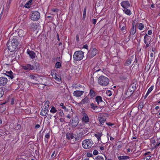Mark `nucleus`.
I'll list each match as a JSON object with an SVG mask.
<instances>
[{
	"instance_id": "nucleus-1",
	"label": "nucleus",
	"mask_w": 160,
	"mask_h": 160,
	"mask_svg": "<svg viewBox=\"0 0 160 160\" xmlns=\"http://www.w3.org/2000/svg\"><path fill=\"white\" fill-rule=\"evenodd\" d=\"M98 82L99 84L102 86H106L109 83V79L104 76H100L98 79Z\"/></svg>"
},
{
	"instance_id": "nucleus-41",
	"label": "nucleus",
	"mask_w": 160,
	"mask_h": 160,
	"mask_svg": "<svg viewBox=\"0 0 160 160\" xmlns=\"http://www.w3.org/2000/svg\"><path fill=\"white\" fill-rule=\"evenodd\" d=\"M4 94V91L2 88H0V98H2Z\"/></svg>"
},
{
	"instance_id": "nucleus-38",
	"label": "nucleus",
	"mask_w": 160,
	"mask_h": 160,
	"mask_svg": "<svg viewBox=\"0 0 160 160\" xmlns=\"http://www.w3.org/2000/svg\"><path fill=\"white\" fill-rule=\"evenodd\" d=\"M144 42L146 44L145 46L146 48L150 46L151 42L150 41H144Z\"/></svg>"
},
{
	"instance_id": "nucleus-61",
	"label": "nucleus",
	"mask_w": 160,
	"mask_h": 160,
	"mask_svg": "<svg viewBox=\"0 0 160 160\" xmlns=\"http://www.w3.org/2000/svg\"><path fill=\"white\" fill-rule=\"evenodd\" d=\"M110 140L111 141H113L114 140V138L111 136H110Z\"/></svg>"
},
{
	"instance_id": "nucleus-19",
	"label": "nucleus",
	"mask_w": 160,
	"mask_h": 160,
	"mask_svg": "<svg viewBox=\"0 0 160 160\" xmlns=\"http://www.w3.org/2000/svg\"><path fill=\"white\" fill-rule=\"evenodd\" d=\"M119 160H127L130 157L127 156H120L118 157Z\"/></svg>"
},
{
	"instance_id": "nucleus-51",
	"label": "nucleus",
	"mask_w": 160,
	"mask_h": 160,
	"mask_svg": "<svg viewBox=\"0 0 160 160\" xmlns=\"http://www.w3.org/2000/svg\"><path fill=\"white\" fill-rule=\"evenodd\" d=\"M88 46L87 44H85V45L83 46L82 48L88 49Z\"/></svg>"
},
{
	"instance_id": "nucleus-4",
	"label": "nucleus",
	"mask_w": 160,
	"mask_h": 160,
	"mask_svg": "<svg viewBox=\"0 0 160 160\" xmlns=\"http://www.w3.org/2000/svg\"><path fill=\"white\" fill-rule=\"evenodd\" d=\"M92 141L91 139H86L82 142V146L84 148L89 149L92 146Z\"/></svg>"
},
{
	"instance_id": "nucleus-32",
	"label": "nucleus",
	"mask_w": 160,
	"mask_h": 160,
	"mask_svg": "<svg viewBox=\"0 0 160 160\" xmlns=\"http://www.w3.org/2000/svg\"><path fill=\"white\" fill-rule=\"evenodd\" d=\"M58 111L56 108L54 106H52L51 109L50 110V112L52 113H55Z\"/></svg>"
},
{
	"instance_id": "nucleus-59",
	"label": "nucleus",
	"mask_w": 160,
	"mask_h": 160,
	"mask_svg": "<svg viewBox=\"0 0 160 160\" xmlns=\"http://www.w3.org/2000/svg\"><path fill=\"white\" fill-rule=\"evenodd\" d=\"M125 27L124 26H122V27L121 28V29L122 31L125 30Z\"/></svg>"
},
{
	"instance_id": "nucleus-42",
	"label": "nucleus",
	"mask_w": 160,
	"mask_h": 160,
	"mask_svg": "<svg viewBox=\"0 0 160 160\" xmlns=\"http://www.w3.org/2000/svg\"><path fill=\"white\" fill-rule=\"evenodd\" d=\"M59 105L60 107H61L63 109H64L65 110H66V111L68 110L67 109L66 107L65 106H64L63 103H61Z\"/></svg>"
},
{
	"instance_id": "nucleus-50",
	"label": "nucleus",
	"mask_w": 160,
	"mask_h": 160,
	"mask_svg": "<svg viewBox=\"0 0 160 160\" xmlns=\"http://www.w3.org/2000/svg\"><path fill=\"white\" fill-rule=\"evenodd\" d=\"M97 21V19H93L92 20V22L93 24L94 25L96 24V22Z\"/></svg>"
},
{
	"instance_id": "nucleus-33",
	"label": "nucleus",
	"mask_w": 160,
	"mask_h": 160,
	"mask_svg": "<svg viewBox=\"0 0 160 160\" xmlns=\"http://www.w3.org/2000/svg\"><path fill=\"white\" fill-rule=\"evenodd\" d=\"M150 39V36H149L146 34L145 35L144 38V41H149V40Z\"/></svg>"
},
{
	"instance_id": "nucleus-7",
	"label": "nucleus",
	"mask_w": 160,
	"mask_h": 160,
	"mask_svg": "<svg viewBox=\"0 0 160 160\" xmlns=\"http://www.w3.org/2000/svg\"><path fill=\"white\" fill-rule=\"evenodd\" d=\"M21 67L22 69L26 71L32 70L34 69V67L30 64L22 65Z\"/></svg>"
},
{
	"instance_id": "nucleus-36",
	"label": "nucleus",
	"mask_w": 160,
	"mask_h": 160,
	"mask_svg": "<svg viewBox=\"0 0 160 160\" xmlns=\"http://www.w3.org/2000/svg\"><path fill=\"white\" fill-rule=\"evenodd\" d=\"M9 42L10 43H12V44L14 43V44H16V45H17V40L15 38H13L12 41Z\"/></svg>"
},
{
	"instance_id": "nucleus-48",
	"label": "nucleus",
	"mask_w": 160,
	"mask_h": 160,
	"mask_svg": "<svg viewBox=\"0 0 160 160\" xmlns=\"http://www.w3.org/2000/svg\"><path fill=\"white\" fill-rule=\"evenodd\" d=\"M120 78L121 80H125L127 78L126 76H121Z\"/></svg>"
},
{
	"instance_id": "nucleus-37",
	"label": "nucleus",
	"mask_w": 160,
	"mask_h": 160,
	"mask_svg": "<svg viewBox=\"0 0 160 160\" xmlns=\"http://www.w3.org/2000/svg\"><path fill=\"white\" fill-rule=\"evenodd\" d=\"M144 28V25L142 23H140L138 25V29L140 30H142Z\"/></svg>"
},
{
	"instance_id": "nucleus-55",
	"label": "nucleus",
	"mask_w": 160,
	"mask_h": 160,
	"mask_svg": "<svg viewBox=\"0 0 160 160\" xmlns=\"http://www.w3.org/2000/svg\"><path fill=\"white\" fill-rule=\"evenodd\" d=\"M107 94L108 93V95L109 96H111L112 95V94L110 91H108V92H107Z\"/></svg>"
},
{
	"instance_id": "nucleus-47",
	"label": "nucleus",
	"mask_w": 160,
	"mask_h": 160,
	"mask_svg": "<svg viewBox=\"0 0 160 160\" xmlns=\"http://www.w3.org/2000/svg\"><path fill=\"white\" fill-rule=\"evenodd\" d=\"M45 137L47 139H48L50 137L49 133H48L46 134L45 135Z\"/></svg>"
},
{
	"instance_id": "nucleus-45",
	"label": "nucleus",
	"mask_w": 160,
	"mask_h": 160,
	"mask_svg": "<svg viewBox=\"0 0 160 160\" xmlns=\"http://www.w3.org/2000/svg\"><path fill=\"white\" fill-rule=\"evenodd\" d=\"M87 155L89 157H91L92 156V154L90 152H88L87 154Z\"/></svg>"
},
{
	"instance_id": "nucleus-13",
	"label": "nucleus",
	"mask_w": 160,
	"mask_h": 160,
	"mask_svg": "<svg viewBox=\"0 0 160 160\" xmlns=\"http://www.w3.org/2000/svg\"><path fill=\"white\" fill-rule=\"evenodd\" d=\"M83 117L82 118V122L87 123L89 121V118L87 115L85 113H83Z\"/></svg>"
},
{
	"instance_id": "nucleus-23",
	"label": "nucleus",
	"mask_w": 160,
	"mask_h": 160,
	"mask_svg": "<svg viewBox=\"0 0 160 160\" xmlns=\"http://www.w3.org/2000/svg\"><path fill=\"white\" fill-rule=\"evenodd\" d=\"M18 35L20 37H22L24 36L25 32L22 30H19L18 32Z\"/></svg>"
},
{
	"instance_id": "nucleus-39",
	"label": "nucleus",
	"mask_w": 160,
	"mask_h": 160,
	"mask_svg": "<svg viewBox=\"0 0 160 160\" xmlns=\"http://www.w3.org/2000/svg\"><path fill=\"white\" fill-rule=\"evenodd\" d=\"M95 160H104V159L103 157L98 155L95 158Z\"/></svg>"
},
{
	"instance_id": "nucleus-63",
	"label": "nucleus",
	"mask_w": 160,
	"mask_h": 160,
	"mask_svg": "<svg viewBox=\"0 0 160 160\" xmlns=\"http://www.w3.org/2000/svg\"><path fill=\"white\" fill-rule=\"evenodd\" d=\"M148 93H146V95L144 96V99H146L147 98V96H148Z\"/></svg>"
},
{
	"instance_id": "nucleus-15",
	"label": "nucleus",
	"mask_w": 160,
	"mask_h": 160,
	"mask_svg": "<svg viewBox=\"0 0 160 160\" xmlns=\"http://www.w3.org/2000/svg\"><path fill=\"white\" fill-rule=\"evenodd\" d=\"M94 136L97 138L98 140L99 141L101 139V137L102 135V132H97L94 134Z\"/></svg>"
},
{
	"instance_id": "nucleus-8",
	"label": "nucleus",
	"mask_w": 160,
	"mask_h": 160,
	"mask_svg": "<svg viewBox=\"0 0 160 160\" xmlns=\"http://www.w3.org/2000/svg\"><path fill=\"white\" fill-rule=\"evenodd\" d=\"M28 77L30 79L35 81L37 82H38V75L36 74L30 73L28 75Z\"/></svg>"
},
{
	"instance_id": "nucleus-64",
	"label": "nucleus",
	"mask_w": 160,
	"mask_h": 160,
	"mask_svg": "<svg viewBox=\"0 0 160 160\" xmlns=\"http://www.w3.org/2000/svg\"><path fill=\"white\" fill-rule=\"evenodd\" d=\"M55 153V151H54L51 155V157H53L54 156Z\"/></svg>"
},
{
	"instance_id": "nucleus-24",
	"label": "nucleus",
	"mask_w": 160,
	"mask_h": 160,
	"mask_svg": "<svg viewBox=\"0 0 160 160\" xmlns=\"http://www.w3.org/2000/svg\"><path fill=\"white\" fill-rule=\"evenodd\" d=\"M6 75L7 76L9 77L11 79L13 78V77L12 75L13 73L12 71H6Z\"/></svg>"
},
{
	"instance_id": "nucleus-5",
	"label": "nucleus",
	"mask_w": 160,
	"mask_h": 160,
	"mask_svg": "<svg viewBox=\"0 0 160 160\" xmlns=\"http://www.w3.org/2000/svg\"><path fill=\"white\" fill-rule=\"evenodd\" d=\"M98 52V50L96 49L91 48L88 52V56L90 58H91L95 56Z\"/></svg>"
},
{
	"instance_id": "nucleus-22",
	"label": "nucleus",
	"mask_w": 160,
	"mask_h": 160,
	"mask_svg": "<svg viewBox=\"0 0 160 160\" xmlns=\"http://www.w3.org/2000/svg\"><path fill=\"white\" fill-rule=\"evenodd\" d=\"M66 136L67 138L69 140L72 139L73 138V136L72 133H68L66 134Z\"/></svg>"
},
{
	"instance_id": "nucleus-25",
	"label": "nucleus",
	"mask_w": 160,
	"mask_h": 160,
	"mask_svg": "<svg viewBox=\"0 0 160 160\" xmlns=\"http://www.w3.org/2000/svg\"><path fill=\"white\" fill-rule=\"evenodd\" d=\"M48 112V111L47 110H46L44 108H42L40 112V114L42 116H46Z\"/></svg>"
},
{
	"instance_id": "nucleus-52",
	"label": "nucleus",
	"mask_w": 160,
	"mask_h": 160,
	"mask_svg": "<svg viewBox=\"0 0 160 160\" xmlns=\"http://www.w3.org/2000/svg\"><path fill=\"white\" fill-rule=\"evenodd\" d=\"M52 11L53 12H57L58 11V9L57 8H54L52 9Z\"/></svg>"
},
{
	"instance_id": "nucleus-56",
	"label": "nucleus",
	"mask_w": 160,
	"mask_h": 160,
	"mask_svg": "<svg viewBox=\"0 0 160 160\" xmlns=\"http://www.w3.org/2000/svg\"><path fill=\"white\" fill-rule=\"evenodd\" d=\"M40 127V126L39 124H37L35 126V128L36 129H38Z\"/></svg>"
},
{
	"instance_id": "nucleus-27",
	"label": "nucleus",
	"mask_w": 160,
	"mask_h": 160,
	"mask_svg": "<svg viewBox=\"0 0 160 160\" xmlns=\"http://www.w3.org/2000/svg\"><path fill=\"white\" fill-rule=\"evenodd\" d=\"M96 95L95 92L92 90L90 89V92L89 93V95L91 97V98H93Z\"/></svg>"
},
{
	"instance_id": "nucleus-9",
	"label": "nucleus",
	"mask_w": 160,
	"mask_h": 160,
	"mask_svg": "<svg viewBox=\"0 0 160 160\" xmlns=\"http://www.w3.org/2000/svg\"><path fill=\"white\" fill-rule=\"evenodd\" d=\"M79 122V119L78 117H74L72 119L71 125L72 127L75 128L78 125Z\"/></svg>"
},
{
	"instance_id": "nucleus-54",
	"label": "nucleus",
	"mask_w": 160,
	"mask_h": 160,
	"mask_svg": "<svg viewBox=\"0 0 160 160\" xmlns=\"http://www.w3.org/2000/svg\"><path fill=\"white\" fill-rule=\"evenodd\" d=\"M152 32L151 30H149L148 31V33L149 35H151L152 34Z\"/></svg>"
},
{
	"instance_id": "nucleus-28",
	"label": "nucleus",
	"mask_w": 160,
	"mask_h": 160,
	"mask_svg": "<svg viewBox=\"0 0 160 160\" xmlns=\"http://www.w3.org/2000/svg\"><path fill=\"white\" fill-rule=\"evenodd\" d=\"M99 120L100 125L102 126V125L106 121L105 119L104 118L101 117L99 118Z\"/></svg>"
},
{
	"instance_id": "nucleus-53",
	"label": "nucleus",
	"mask_w": 160,
	"mask_h": 160,
	"mask_svg": "<svg viewBox=\"0 0 160 160\" xmlns=\"http://www.w3.org/2000/svg\"><path fill=\"white\" fill-rule=\"evenodd\" d=\"M137 24V22H136V20H134L133 22L132 23V26L133 25L135 24V27H136V26Z\"/></svg>"
},
{
	"instance_id": "nucleus-35",
	"label": "nucleus",
	"mask_w": 160,
	"mask_h": 160,
	"mask_svg": "<svg viewBox=\"0 0 160 160\" xmlns=\"http://www.w3.org/2000/svg\"><path fill=\"white\" fill-rule=\"evenodd\" d=\"M154 86H151L148 89L147 92L146 93H148V94L149 95V94L152 92V90L153 89Z\"/></svg>"
},
{
	"instance_id": "nucleus-16",
	"label": "nucleus",
	"mask_w": 160,
	"mask_h": 160,
	"mask_svg": "<svg viewBox=\"0 0 160 160\" xmlns=\"http://www.w3.org/2000/svg\"><path fill=\"white\" fill-rule=\"evenodd\" d=\"M52 76L57 81L60 82L61 81V77L58 74L55 73L52 75Z\"/></svg>"
},
{
	"instance_id": "nucleus-49",
	"label": "nucleus",
	"mask_w": 160,
	"mask_h": 160,
	"mask_svg": "<svg viewBox=\"0 0 160 160\" xmlns=\"http://www.w3.org/2000/svg\"><path fill=\"white\" fill-rule=\"evenodd\" d=\"M59 114L60 116L62 117L63 116L64 113L62 110H61L60 112H59Z\"/></svg>"
},
{
	"instance_id": "nucleus-6",
	"label": "nucleus",
	"mask_w": 160,
	"mask_h": 160,
	"mask_svg": "<svg viewBox=\"0 0 160 160\" xmlns=\"http://www.w3.org/2000/svg\"><path fill=\"white\" fill-rule=\"evenodd\" d=\"M7 46L8 50L11 52L14 51L16 49L17 45L14 43L12 44V43H10V42H8L7 44Z\"/></svg>"
},
{
	"instance_id": "nucleus-46",
	"label": "nucleus",
	"mask_w": 160,
	"mask_h": 160,
	"mask_svg": "<svg viewBox=\"0 0 160 160\" xmlns=\"http://www.w3.org/2000/svg\"><path fill=\"white\" fill-rule=\"evenodd\" d=\"M76 40L77 42L79 41V36L78 35H77L76 36Z\"/></svg>"
},
{
	"instance_id": "nucleus-3",
	"label": "nucleus",
	"mask_w": 160,
	"mask_h": 160,
	"mask_svg": "<svg viewBox=\"0 0 160 160\" xmlns=\"http://www.w3.org/2000/svg\"><path fill=\"white\" fill-rule=\"evenodd\" d=\"M84 57V52L81 51H76L73 55L74 59L76 61L82 60Z\"/></svg>"
},
{
	"instance_id": "nucleus-26",
	"label": "nucleus",
	"mask_w": 160,
	"mask_h": 160,
	"mask_svg": "<svg viewBox=\"0 0 160 160\" xmlns=\"http://www.w3.org/2000/svg\"><path fill=\"white\" fill-rule=\"evenodd\" d=\"M49 104H50L49 102L48 101H47L45 102L44 104V107L43 108H44V109H45L46 110H47L48 111V108H49Z\"/></svg>"
},
{
	"instance_id": "nucleus-18",
	"label": "nucleus",
	"mask_w": 160,
	"mask_h": 160,
	"mask_svg": "<svg viewBox=\"0 0 160 160\" xmlns=\"http://www.w3.org/2000/svg\"><path fill=\"white\" fill-rule=\"evenodd\" d=\"M95 100L98 105H99L100 103L102 102V97L99 96H98L95 98Z\"/></svg>"
},
{
	"instance_id": "nucleus-11",
	"label": "nucleus",
	"mask_w": 160,
	"mask_h": 160,
	"mask_svg": "<svg viewBox=\"0 0 160 160\" xmlns=\"http://www.w3.org/2000/svg\"><path fill=\"white\" fill-rule=\"evenodd\" d=\"M121 5L123 9L128 8L130 7V4L128 1H123L121 2Z\"/></svg>"
},
{
	"instance_id": "nucleus-40",
	"label": "nucleus",
	"mask_w": 160,
	"mask_h": 160,
	"mask_svg": "<svg viewBox=\"0 0 160 160\" xmlns=\"http://www.w3.org/2000/svg\"><path fill=\"white\" fill-rule=\"evenodd\" d=\"M87 9L86 8H85L83 10V18L84 20L85 18L86 14Z\"/></svg>"
},
{
	"instance_id": "nucleus-17",
	"label": "nucleus",
	"mask_w": 160,
	"mask_h": 160,
	"mask_svg": "<svg viewBox=\"0 0 160 160\" xmlns=\"http://www.w3.org/2000/svg\"><path fill=\"white\" fill-rule=\"evenodd\" d=\"M123 11L125 14L128 16L132 14V12L131 10L128 8H125L123 9Z\"/></svg>"
},
{
	"instance_id": "nucleus-30",
	"label": "nucleus",
	"mask_w": 160,
	"mask_h": 160,
	"mask_svg": "<svg viewBox=\"0 0 160 160\" xmlns=\"http://www.w3.org/2000/svg\"><path fill=\"white\" fill-rule=\"evenodd\" d=\"M32 0H29L24 5V7L25 8H29L30 7V5L32 4Z\"/></svg>"
},
{
	"instance_id": "nucleus-60",
	"label": "nucleus",
	"mask_w": 160,
	"mask_h": 160,
	"mask_svg": "<svg viewBox=\"0 0 160 160\" xmlns=\"http://www.w3.org/2000/svg\"><path fill=\"white\" fill-rule=\"evenodd\" d=\"M67 117L68 118H71V117L70 114H68L67 116Z\"/></svg>"
},
{
	"instance_id": "nucleus-43",
	"label": "nucleus",
	"mask_w": 160,
	"mask_h": 160,
	"mask_svg": "<svg viewBox=\"0 0 160 160\" xmlns=\"http://www.w3.org/2000/svg\"><path fill=\"white\" fill-rule=\"evenodd\" d=\"M90 106L91 108L93 110H95L96 108H98V107L95 106L93 103H91L90 104Z\"/></svg>"
},
{
	"instance_id": "nucleus-58",
	"label": "nucleus",
	"mask_w": 160,
	"mask_h": 160,
	"mask_svg": "<svg viewBox=\"0 0 160 160\" xmlns=\"http://www.w3.org/2000/svg\"><path fill=\"white\" fill-rule=\"evenodd\" d=\"M155 53L154 52V54L153 53H151L150 54V56L151 57H153L154 56V54H155Z\"/></svg>"
},
{
	"instance_id": "nucleus-62",
	"label": "nucleus",
	"mask_w": 160,
	"mask_h": 160,
	"mask_svg": "<svg viewBox=\"0 0 160 160\" xmlns=\"http://www.w3.org/2000/svg\"><path fill=\"white\" fill-rule=\"evenodd\" d=\"M100 150H104V148L103 147H100Z\"/></svg>"
},
{
	"instance_id": "nucleus-2",
	"label": "nucleus",
	"mask_w": 160,
	"mask_h": 160,
	"mask_svg": "<svg viewBox=\"0 0 160 160\" xmlns=\"http://www.w3.org/2000/svg\"><path fill=\"white\" fill-rule=\"evenodd\" d=\"M29 17L33 21H37L40 18V13L38 11H33L30 13Z\"/></svg>"
},
{
	"instance_id": "nucleus-34",
	"label": "nucleus",
	"mask_w": 160,
	"mask_h": 160,
	"mask_svg": "<svg viewBox=\"0 0 160 160\" xmlns=\"http://www.w3.org/2000/svg\"><path fill=\"white\" fill-rule=\"evenodd\" d=\"M61 62H57L56 63L55 67L56 68H59L61 67Z\"/></svg>"
},
{
	"instance_id": "nucleus-31",
	"label": "nucleus",
	"mask_w": 160,
	"mask_h": 160,
	"mask_svg": "<svg viewBox=\"0 0 160 160\" xmlns=\"http://www.w3.org/2000/svg\"><path fill=\"white\" fill-rule=\"evenodd\" d=\"M132 60L131 58H128L125 63L124 65L125 66H128L131 63Z\"/></svg>"
},
{
	"instance_id": "nucleus-21",
	"label": "nucleus",
	"mask_w": 160,
	"mask_h": 160,
	"mask_svg": "<svg viewBox=\"0 0 160 160\" xmlns=\"http://www.w3.org/2000/svg\"><path fill=\"white\" fill-rule=\"evenodd\" d=\"M89 102V99L87 97H86L83 99H82L81 102V103L82 104H84L88 103Z\"/></svg>"
},
{
	"instance_id": "nucleus-10",
	"label": "nucleus",
	"mask_w": 160,
	"mask_h": 160,
	"mask_svg": "<svg viewBox=\"0 0 160 160\" xmlns=\"http://www.w3.org/2000/svg\"><path fill=\"white\" fill-rule=\"evenodd\" d=\"M8 82L7 78L5 77H0V86H4Z\"/></svg>"
},
{
	"instance_id": "nucleus-44",
	"label": "nucleus",
	"mask_w": 160,
	"mask_h": 160,
	"mask_svg": "<svg viewBox=\"0 0 160 160\" xmlns=\"http://www.w3.org/2000/svg\"><path fill=\"white\" fill-rule=\"evenodd\" d=\"M98 151L97 150H94L93 151V154L94 155H97V154H98Z\"/></svg>"
},
{
	"instance_id": "nucleus-29",
	"label": "nucleus",
	"mask_w": 160,
	"mask_h": 160,
	"mask_svg": "<svg viewBox=\"0 0 160 160\" xmlns=\"http://www.w3.org/2000/svg\"><path fill=\"white\" fill-rule=\"evenodd\" d=\"M150 152H148L144 154V155L146 156V157L144 158V160H148L151 157V156L150 155Z\"/></svg>"
},
{
	"instance_id": "nucleus-12",
	"label": "nucleus",
	"mask_w": 160,
	"mask_h": 160,
	"mask_svg": "<svg viewBox=\"0 0 160 160\" xmlns=\"http://www.w3.org/2000/svg\"><path fill=\"white\" fill-rule=\"evenodd\" d=\"M84 93V92L82 91L76 90L73 92V94L74 96L77 97H80Z\"/></svg>"
},
{
	"instance_id": "nucleus-20",
	"label": "nucleus",
	"mask_w": 160,
	"mask_h": 160,
	"mask_svg": "<svg viewBox=\"0 0 160 160\" xmlns=\"http://www.w3.org/2000/svg\"><path fill=\"white\" fill-rule=\"evenodd\" d=\"M136 32V27H135V24L133 25L132 28L130 31V33L131 34L133 35Z\"/></svg>"
},
{
	"instance_id": "nucleus-57",
	"label": "nucleus",
	"mask_w": 160,
	"mask_h": 160,
	"mask_svg": "<svg viewBox=\"0 0 160 160\" xmlns=\"http://www.w3.org/2000/svg\"><path fill=\"white\" fill-rule=\"evenodd\" d=\"M106 124L109 126H112L113 125V124L110 122L106 123Z\"/></svg>"
},
{
	"instance_id": "nucleus-14",
	"label": "nucleus",
	"mask_w": 160,
	"mask_h": 160,
	"mask_svg": "<svg viewBox=\"0 0 160 160\" xmlns=\"http://www.w3.org/2000/svg\"><path fill=\"white\" fill-rule=\"evenodd\" d=\"M27 53L31 58L33 59L35 57L36 54L33 51H30L28 49L27 50Z\"/></svg>"
}]
</instances>
